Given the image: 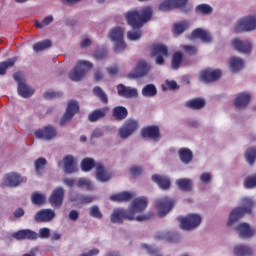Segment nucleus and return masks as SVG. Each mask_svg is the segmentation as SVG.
<instances>
[{
    "instance_id": "f257e3e1",
    "label": "nucleus",
    "mask_w": 256,
    "mask_h": 256,
    "mask_svg": "<svg viewBox=\"0 0 256 256\" xmlns=\"http://www.w3.org/2000/svg\"><path fill=\"white\" fill-rule=\"evenodd\" d=\"M125 17L132 29H141L153 17V8L146 6L140 11H129Z\"/></svg>"
},
{
    "instance_id": "f03ea898",
    "label": "nucleus",
    "mask_w": 256,
    "mask_h": 256,
    "mask_svg": "<svg viewBox=\"0 0 256 256\" xmlns=\"http://www.w3.org/2000/svg\"><path fill=\"white\" fill-rule=\"evenodd\" d=\"M240 205H242V207L234 208L230 212L227 227H233V225H235V223H237V221L244 215L251 213V211H253V207L255 206V201L251 197H244L240 200Z\"/></svg>"
},
{
    "instance_id": "7ed1b4c3",
    "label": "nucleus",
    "mask_w": 256,
    "mask_h": 256,
    "mask_svg": "<svg viewBox=\"0 0 256 256\" xmlns=\"http://www.w3.org/2000/svg\"><path fill=\"white\" fill-rule=\"evenodd\" d=\"M234 33H253L256 31V13H250L240 17L233 24Z\"/></svg>"
},
{
    "instance_id": "20e7f679",
    "label": "nucleus",
    "mask_w": 256,
    "mask_h": 256,
    "mask_svg": "<svg viewBox=\"0 0 256 256\" xmlns=\"http://www.w3.org/2000/svg\"><path fill=\"white\" fill-rule=\"evenodd\" d=\"M125 31L121 27H114L108 33V38L114 44L115 53H122L127 48L124 39Z\"/></svg>"
},
{
    "instance_id": "39448f33",
    "label": "nucleus",
    "mask_w": 256,
    "mask_h": 256,
    "mask_svg": "<svg viewBox=\"0 0 256 256\" xmlns=\"http://www.w3.org/2000/svg\"><path fill=\"white\" fill-rule=\"evenodd\" d=\"M93 67V64L89 61L80 60L76 63L74 69L69 72V78L71 81H81L89 72V69Z\"/></svg>"
},
{
    "instance_id": "423d86ee",
    "label": "nucleus",
    "mask_w": 256,
    "mask_h": 256,
    "mask_svg": "<svg viewBox=\"0 0 256 256\" xmlns=\"http://www.w3.org/2000/svg\"><path fill=\"white\" fill-rule=\"evenodd\" d=\"M178 221L181 229L184 231H191L197 229V227L201 225L202 218L199 214H188L185 217H179Z\"/></svg>"
},
{
    "instance_id": "0eeeda50",
    "label": "nucleus",
    "mask_w": 256,
    "mask_h": 256,
    "mask_svg": "<svg viewBox=\"0 0 256 256\" xmlns=\"http://www.w3.org/2000/svg\"><path fill=\"white\" fill-rule=\"evenodd\" d=\"M139 129V122L137 120L128 119L118 130L120 139H129L133 133Z\"/></svg>"
},
{
    "instance_id": "6e6552de",
    "label": "nucleus",
    "mask_w": 256,
    "mask_h": 256,
    "mask_svg": "<svg viewBox=\"0 0 256 256\" xmlns=\"http://www.w3.org/2000/svg\"><path fill=\"white\" fill-rule=\"evenodd\" d=\"M76 113H79V103L75 100H71L68 102L66 111L59 120L61 127H63V125H67V123L75 117Z\"/></svg>"
},
{
    "instance_id": "1a4fd4ad",
    "label": "nucleus",
    "mask_w": 256,
    "mask_h": 256,
    "mask_svg": "<svg viewBox=\"0 0 256 256\" xmlns=\"http://www.w3.org/2000/svg\"><path fill=\"white\" fill-rule=\"evenodd\" d=\"M14 79L18 83V94L20 95V97H23L24 99H29V97L33 96L35 90L25 83V80H23L21 74L15 73Z\"/></svg>"
},
{
    "instance_id": "9d476101",
    "label": "nucleus",
    "mask_w": 256,
    "mask_h": 256,
    "mask_svg": "<svg viewBox=\"0 0 256 256\" xmlns=\"http://www.w3.org/2000/svg\"><path fill=\"white\" fill-rule=\"evenodd\" d=\"M231 45L235 51H238V53H242L243 55H251V51H253V43L249 40L234 38Z\"/></svg>"
},
{
    "instance_id": "9b49d317",
    "label": "nucleus",
    "mask_w": 256,
    "mask_h": 256,
    "mask_svg": "<svg viewBox=\"0 0 256 256\" xmlns=\"http://www.w3.org/2000/svg\"><path fill=\"white\" fill-rule=\"evenodd\" d=\"M35 137L43 141H53L57 137V128L53 125L45 126L35 132Z\"/></svg>"
},
{
    "instance_id": "f8f14e48",
    "label": "nucleus",
    "mask_w": 256,
    "mask_h": 256,
    "mask_svg": "<svg viewBox=\"0 0 256 256\" xmlns=\"http://www.w3.org/2000/svg\"><path fill=\"white\" fill-rule=\"evenodd\" d=\"M149 71H151V65L145 60H141L136 68L128 74V77H130V79H141V77H145Z\"/></svg>"
},
{
    "instance_id": "ddd939ff",
    "label": "nucleus",
    "mask_w": 256,
    "mask_h": 256,
    "mask_svg": "<svg viewBox=\"0 0 256 256\" xmlns=\"http://www.w3.org/2000/svg\"><path fill=\"white\" fill-rule=\"evenodd\" d=\"M173 205H175V201L168 197L156 200V207L158 209L159 216L165 217V215L173 209Z\"/></svg>"
},
{
    "instance_id": "4468645a",
    "label": "nucleus",
    "mask_w": 256,
    "mask_h": 256,
    "mask_svg": "<svg viewBox=\"0 0 256 256\" xmlns=\"http://www.w3.org/2000/svg\"><path fill=\"white\" fill-rule=\"evenodd\" d=\"M125 219H128V221H133V214L129 213V210H125L123 208H116L113 210L110 221L111 223H118L121 224Z\"/></svg>"
},
{
    "instance_id": "2eb2a0df",
    "label": "nucleus",
    "mask_w": 256,
    "mask_h": 256,
    "mask_svg": "<svg viewBox=\"0 0 256 256\" xmlns=\"http://www.w3.org/2000/svg\"><path fill=\"white\" fill-rule=\"evenodd\" d=\"M63 199H65V189L57 187L52 191V194L49 197V203L54 209H59V207L63 205Z\"/></svg>"
},
{
    "instance_id": "dca6fc26",
    "label": "nucleus",
    "mask_w": 256,
    "mask_h": 256,
    "mask_svg": "<svg viewBox=\"0 0 256 256\" xmlns=\"http://www.w3.org/2000/svg\"><path fill=\"white\" fill-rule=\"evenodd\" d=\"M58 166L64 169L65 173H77V160L73 155L65 156Z\"/></svg>"
},
{
    "instance_id": "f3484780",
    "label": "nucleus",
    "mask_w": 256,
    "mask_h": 256,
    "mask_svg": "<svg viewBox=\"0 0 256 256\" xmlns=\"http://www.w3.org/2000/svg\"><path fill=\"white\" fill-rule=\"evenodd\" d=\"M147 209V198H136L131 203V206L128 209V213L132 215V220L135 219L137 213H142Z\"/></svg>"
},
{
    "instance_id": "a211bd4d",
    "label": "nucleus",
    "mask_w": 256,
    "mask_h": 256,
    "mask_svg": "<svg viewBox=\"0 0 256 256\" xmlns=\"http://www.w3.org/2000/svg\"><path fill=\"white\" fill-rule=\"evenodd\" d=\"M169 50L163 44H157L153 47L152 56L156 57V65H163L165 57H167Z\"/></svg>"
},
{
    "instance_id": "6ab92c4d",
    "label": "nucleus",
    "mask_w": 256,
    "mask_h": 256,
    "mask_svg": "<svg viewBox=\"0 0 256 256\" xmlns=\"http://www.w3.org/2000/svg\"><path fill=\"white\" fill-rule=\"evenodd\" d=\"M221 70L219 69H206L200 72V81L204 83H211L212 81H217L221 78Z\"/></svg>"
},
{
    "instance_id": "aec40b11",
    "label": "nucleus",
    "mask_w": 256,
    "mask_h": 256,
    "mask_svg": "<svg viewBox=\"0 0 256 256\" xmlns=\"http://www.w3.org/2000/svg\"><path fill=\"white\" fill-rule=\"evenodd\" d=\"M118 95L124 97V99H136L139 96L137 88L125 86L120 84L117 86Z\"/></svg>"
},
{
    "instance_id": "412c9836",
    "label": "nucleus",
    "mask_w": 256,
    "mask_h": 256,
    "mask_svg": "<svg viewBox=\"0 0 256 256\" xmlns=\"http://www.w3.org/2000/svg\"><path fill=\"white\" fill-rule=\"evenodd\" d=\"M95 169H96V179L97 181H100V183H107V181L111 179V173L101 163H96Z\"/></svg>"
},
{
    "instance_id": "4be33fe9",
    "label": "nucleus",
    "mask_w": 256,
    "mask_h": 256,
    "mask_svg": "<svg viewBox=\"0 0 256 256\" xmlns=\"http://www.w3.org/2000/svg\"><path fill=\"white\" fill-rule=\"evenodd\" d=\"M55 219V211L51 209H42L35 215V221L49 223Z\"/></svg>"
},
{
    "instance_id": "5701e85b",
    "label": "nucleus",
    "mask_w": 256,
    "mask_h": 256,
    "mask_svg": "<svg viewBox=\"0 0 256 256\" xmlns=\"http://www.w3.org/2000/svg\"><path fill=\"white\" fill-rule=\"evenodd\" d=\"M251 101V94L249 92H242L237 95L234 100V106L236 109H245Z\"/></svg>"
},
{
    "instance_id": "b1692460",
    "label": "nucleus",
    "mask_w": 256,
    "mask_h": 256,
    "mask_svg": "<svg viewBox=\"0 0 256 256\" xmlns=\"http://www.w3.org/2000/svg\"><path fill=\"white\" fill-rule=\"evenodd\" d=\"M191 39H200L202 43H211V41H213V37L211 36V33L201 28H196L191 33Z\"/></svg>"
},
{
    "instance_id": "393cba45",
    "label": "nucleus",
    "mask_w": 256,
    "mask_h": 256,
    "mask_svg": "<svg viewBox=\"0 0 256 256\" xmlns=\"http://www.w3.org/2000/svg\"><path fill=\"white\" fill-rule=\"evenodd\" d=\"M236 231L241 239H249L255 235V230L247 223H241L236 227Z\"/></svg>"
},
{
    "instance_id": "a878e982",
    "label": "nucleus",
    "mask_w": 256,
    "mask_h": 256,
    "mask_svg": "<svg viewBox=\"0 0 256 256\" xmlns=\"http://www.w3.org/2000/svg\"><path fill=\"white\" fill-rule=\"evenodd\" d=\"M23 183V179L17 173L7 174L3 179V185L6 187H18Z\"/></svg>"
},
{
    "instance_id": "bb28decb",
    "label": "nucleus",
    "mask_w": 256,
    "mask_h": 256,
    "mask_svg": "<svg viewBox=\"0 0 256 256\" xmlns=\"http://www.w3.org/2000/svg\"><path fill=\"white\" fill-rule=\"evenodd\" d=\"M178 157L183 165H190V163H193V151L189 148H180L178 150Z\"/></svg>"
},
{
    "instance_id": "cd10ccee",
    "label": "nucleus",
    "mask_w": 256,
    "mask_h": 256,
    "mask_svg": "<svg viewBox=\"0 0 256 256\" xmlns=\"http://www.w3.org/2000/svg\"><path fill=\"white\" fill-rule=\"evenodd\" d=\"M142 137H148L153 141H159L161 139V134L159 133V127L148 126L142 130Z\"/></svg>"
},
{
    "instance_id": "c85d7f7f",
    "label": "nucleus",
    "mask_w": 256,
    "mask_h": 256,
    "mask_svg": "<svg viewBox=\"0 0 256 256\" xmlns=\"http://www.w3.org/2000/svg\"><path fill=\"white\" fill-rule=\"evenodd\" d=\"M229 67L232 73H238V71L245 67V60L241 57L232 56L229 58Z\"/></svg>"
},
{
    "instance_id": "c756f323",
    "label": "nucleus",
    "mask_w": 256,
    "mask_h": 256,
    "mask_svg": "<svg viewBox=\"0 0 256 256\" xmlns=\"http://www.w3.org/2000/svg\"><path fill=\"white\" fill-rule=\"evenodd\" d=\"M152 181L154 183H157L158 187H160V189H163L164 191H167V189L171 187V180L167 176L154 174L152 176Z\"/></svg>"
},
{
    "instance_id": "7c9ffc66",
    "label": "nucleus",
    "mask_w": 256,
    "mask_h": 256,
    "mask_svg": "<svg viewBox=\"0 0 256 256\" xmlns=\"http://www.w3.org/2000/svg\"><path fill=\"white\" fill-rule=\"evenodd\" d=\"M185 107H187L188 109H192L194 111H199V109H203V107H205V99L196 98V99L188 100L185 103Z\"/></svg>"
},
{
    "instance_id": "2f4dec72",
    "label": "nucleus",
    "mask_w": 256,
    "mask_h": 256,
    "mask_svg": "<svg viewBox=\"0 0 256 256\" xmlns=\"http://www.w3.org/2000/svg\"><path fill=\"white\" fill-rule=\"evenodd\" d=\"M175 183L180 191H191L193 189V180L189 178L177 179Z\"/></svg>"
},
{
    "instance_id": "473e14b6",
    "label": "nucleus",
    "mask_w": 256,
    "mask_h": 256,
    "mask_svg": "<svg viewBox=\"0 0 256 256\" xmlns=\"http://www.w3.org/2000/svg\"><path fill=\"white\" fill-rule=\"evenodd\" d=\"M107 115V108H101L94 110L92 113L89 114L88 119L92 123L95 121H99V119H103Z\"/></svg>"
},
{
    "instance_id": "72a5a7b5",
    "label": "nucleus",
    "mask_w": 256,
    "mask_h": 256,
    "mask_svg": "<svg viewBox=\"0 0 256 256\" xmlns=\"http://www.w3.org/2000/svg\"><path fill=\"white\" fill-rule=\"evenodd\" d=\"M111 201H118V202H123V201H131L133 199V193L131 192H121L115 195L110 196Z\"/></svg>"
},
{
    "instance_id": "f704fd0d",
    "label": "nucleus",
    "mask_w": 256,
    "mask_h": 256,
    "mask_svg": "<svg viewBox=\"0 0 256 256\" xmlns=\"http://www.w3.org/2000/svg\"><path fill=\"white\" fill-rule=\"evenodd\" d=\"M142 96L147 98H153L157 96V87L153 84H147L142 89Z\"/></svg>"
},
{
    "instance_id": "c9c22d12",
    "label": "nucleus",
    "mask_w": 256,
    "mask_h": 256,
    "mask_svg": "<svg viewBox=\"0 0 256 256\" xmlns=\"http://www.w3.org/2000/svg\"><path fill=\"white\" fill-rule=\"evenodd\" d=\"M253 253V249L249 246L245 245H237L234 247V255L236 256H246L251 255Z\"/></svg>"
},
{
    "instance_id": "e433bc0d",
    "label": "nucleus",
    "mask_w": 256,
    "mask_h": 256,
    "mask_svg": "<svg viewBox=\"0 0 256 256\" xmlns=\"http://www.w3.org/2000/svg\"><path fill=\"white\" fill-rule=\"evenodd\" d=\"M128 113L129 112L127 111V108L123 106H117L113 109V115L115 119H118L120 121H123V119L127 117Z\"/></svg>"
},
{
    "instance_id": "4c0bfd02",
    "label": "nucleus",
    "mask_w": 256,
    "mask_h": 256,
    "mask_svg": "<svg viewBox=\"0 0 256 256\" xmlns=\"http://www.w3.org/2000/svg\"><path fill=\"white\" fill-rule=\"evenodd\" d=\"M17 61V58H9L8 60L0 63V75H5L7 73V69L9 67H13L15 65V62Z\"/></svg>"
},
{
    "instance_id": "58836bf2",
    "label": "nucleus",
    "mask_w": 256,
    "mask_h": 256,
    "mask_svg": "<svg viewBox=\"0 0 256 256\" xmlns=\"http://www.w3.org/2000/svg\"><path fill=\"white\" fill-rule=\"evenodd\" d=\"M198 15H211L213 13V7L209 4H200L195 9Z\"/></svg>"
},
{
    "instance_id": "ea45409f",
    "label": "nucleus",
    "mask_w": 256,
    "mask_h": 256,
    "mask_svg": "<svg viewBox=\"0 0 256 256\" xmlns=\"http://www.w3.org/2000/svg\"><path fill=\"white\" fill-rule=\"evenodd\" d=\"M95 165H97V163H95V160H93L92 158H85L81 162V169L82 171L87 173L92 170Z\"/></svg>"
},
{
    "instance_id": "a19ab883",
    "label": "nucleus",
    "mask_w": 256,
    "mask_h": 256,
    "mask_svg": "<svg viewBox=\"0 0 256 256\" xmlns=\"http://www.w3.org/2000/svg\"><path fill=\"white\" fill-rule=\"evenodd\" d=\"M49 47H51V41L43 40L33 45V51H35V53H40V51H45V49H49Z\"/></svg>"
},
{
    "instance_id": "79ce46f5",
    "label": "nucleus",
    "mask_w": 256,
    "mask_h": 256,
    "mask_svg": "<svg viewBox=\"0 0 256 256\" xmlns=\"http://www.w3.org/2000/svg\"><path fill=\"white\" fill-rule=\"evenodd\" d=\"M183 62V54L181 52H175L172 56L171 66L172 69H179L181 63Z\"/></svg>"
},
{
    "instance_id": "37998d69",
    "label": "nucleus",
    "mask_w": 256,
    "mask_h": 256,
    "mask_svg": "<svg viewBox=\"0 0 256 256\" xmlns=\"http://www.w3.org/2000/svg\"><path fill=\"white\" fill-rule=\"evenodd\" d=\"M50 23H53V15L46 16L41 22L38 20L34 21V25L37 29H43V27H47Z\"/></svg>"
},
{
    "instance_id": "c03bdc74",
    "label": "nucleus",
    "mask_w": 256,
    "mask_h": 256,
    "mask_svg": "<svg viewBox=\"0 0 256 256\" xmlns=\"http://www.w3.org/2000/svg\"><path fill=\"white\" fill-rule=\"evenodd\" d=\"M93 93L101 100L102 103H108L109 99L107 98V94L103 91L101 87L96 86L93 89Z\"/></svg>"
},
{
    "instance_id": "a18cd8bd",
    "label": "nucleus",
    "mask_w": 256,
    "mask_h": 256,
    "mask_svg": "<svg viewBox=\"0 0 256 256\" xmlns=\"http://www.w3.org/2000/svg\"><path fill=\"white\" fill-rule=\"evenodd\" d=\"M245 159L249 165H253L256 159V148H249L245 153Z\"/></svg>"
},
{
    "instance_id": "49530a36",
    "label": "nucleus",
    "mask_w": 256,
    "mask_h": 256,
    "mask_svg": "<svg viewBox=\"0 0 256 256\" xmlns=\"http://www.w3.org/2000/svg\"><path fill=\"white\" fill-rule=\"evenodd\" d=\"M77 187H85L87 189V191H93V189H94L93 183L91 182V180L86 179V178H80L77 181Z\"/></svg>"
},
{
    "instance_id": "de8ad7c7",
    "label": "nucleus",
    "mask_w": 256,
    "mask_h": 256,
    "mask_svg": "<svg viewBox=\"0 0 256 256\" xmlns=\"http://www.w3.org/2000/svg\"><path fill=\"white\" fill-rule=\"evenodd\" d=\"M213 180V174L211 172H202L199 176V181L202 185H209Z\"/></svg>"
},
{
    "instance_id": "09e8293b",
    "label": "nucleus",
    "mask_w": 256,
    "mask_h": 256,
    "mask_svg": "<svg viewBox=\"0 0 256 256\" xmlns=\"http://www.w3.org/2000/svg\"><path fill=\"white\" fill-rule=\"evenodd\" d=\"M31 201L34 205H43L45 203V195L41 193H33L31 195Z\"/></svg>"
},
{
    "instance_id": "8fccbe9b",
    "label": "nucleus",
    "mask_w": 256,
    "mask_h": 256,
    "mask_svg": "<svg viewBox=\"0 0 256 256\" xmlns=\"http://www.w3.org/2000/svg\"><path fill=\"white\" fill-rule=\"evenodd\" d=\"M141 30H131L127 32V39L129 41H139L141 39Z\"/></svg>"
},
{
    "instance_id": "3c124183",
    "label": "nucleus",
    "mask_w": 256,
    "mask_h": 256,
    "mask_svg": "<svg viewBox=\"0 0 256 256\" xmlns=\"http://www.w3.org/2000/svg\"><path fill=\"white\" fill-rule=\"evenodd\" d=\"M171 9H175L173 0H164L159 5V11H171Z\"/></svg>"
},
{
    "instance_id": "603ef678",
    "label": "nucleus",
    "mask_w": 256,
    "mask_h": 256,
    "mask_svg": "<svg viewBox=\"0 0 256 256\" xmlns=\"http://www.w3.org/2000/svg\"><path fill=\"white\" fill-rule=\"evenodd\" d=\"M141 249H145L150 256H162L161 253H159V250L153 246L142 244Z\"/></svg>"
},
{
    "instance_id": "864d4df0",
    "label": "nucleus",
    "mask_w": 256,
    "mask_h": 256,
    "mask_svg": "<svg viewBox=\"0 0 256 256\" xmlns=\"http://www.w3.org/2000/svg\"><path fill=\"white\" fill-rule=\"evenodd\" d=\"M61 97H63L61 91H47L44 93V99H59Z\"/></svg>"
},
{
    "instance_id": "5fc2aeb1",
    "label": "nucleus",
    "mask_w": 256,
    "mask_h": 256,
    "mask_svg": "<svg viewBox=\"0 0 256 256\" xmlns=\"http://www.w3.org/2000/svg\"><path fill=\"white\" fill-rule=\"evenodd\" d=\"M187 27H189V23L179 22V23L174 25V32L177 35H181V33H183L185 31V29H187Z\"/></svg>"
},
{
    "instance_id": "6e6d98bb",
    "label": "nucleus",
    "mask_w": 256,
    "mask_h": 256,
    "mask_svg": "<svg viewBox=\"0 0 256 256\" xmlns=\"http://www.w3.org/2000/svg\"><path fill=\"white\" fill-rule=\"evenodd\" d=\"M23 235H24V239H30V240L39 239V234H37V232L30 229H24Z\"/></svg>"
},
{
    "instance_id": "4d7b16f0",
    "label": "nucleus",
    "mask_w": 256,
    "mask_h": 256,
    "mask_svg": "<svg viewBox=\"0 0 256 256\" xmlns=\"http://www.w3.org/2000/svg\"><path fill=\"white\" fill-rule=\"evenodd\" d=\"M45 165H47V160L45 158H39L35 161V171L36 173H40L42 169H45Z\"/></svg>"
},
{
    "instance_id": "13d9d810",
    "label": "nucleus",
    "mask_w": 256,
    "mask_h": 256,
    "mask_svg": "<svg viewBox=\"0 0 256 256\" xmlns=\"http://www.w3.org/2000/svg\"><path fill=\"white\" fill-rule=\"evenodd\" d=\"M244 187H246V189H253V187H256V175L247 177L244 181Z\"/></svg>"
},
{
    "instance_id": "bf43d9fd",
    "label": "nucleus",
    "mask_w": 256,
    "mask_h": 256,
    "mask_svg": "<svg viewBox=\"0 0 256 256\" xmlns=\"http://www.w3.org/2000/svg\"><path fill=\"white\" fill-rule=\"evenodd\" d=\"M165 86H162L163 91H167V89L170 90H175V89H179V86L177 85V82H175V80H166L165 81Z\"/></svg>"
},
{
    "instance_id": "052dcab7",
    "label": "nucleus",
    "mask_w": 256,
    "mask_h": 256,
    "mask_svg": "<svg viewBox=\"0 0 256 256\" xmlns=\"http://www.w3.org/2000/svg\"><path fill=\"white\" fill-rule=\"evenodd\" d=\"M90 215L95 219H101V217H103V214H101V210H99L98 206H92L90 208Z\"/></svg>"
},
{
    "instance_id": "680f3d73",
    "label": "nucleus",
    "mask_w": 256,
    "mask_h": 256,
    "mask_svg": "<svg viewBox=\"0 0 256 256\" xmlns=\"http://www.w3.org/2000/svg\"><path fill=\"white\" fill-rule=\"evenodd\" d=\"M181 49H183L188 55H197V48L195 46L182 45Z\"/></svg>"
},
{
    "instance_id": "e2e57ef3",
    "label": "nucleus",
    "mask_w": 256,
    "mask_h": 256,
    "mask_svg": "<svg viewBox=\"0 0 256 256\" xmlns=\"http://www.w3.org/2000/svg\"><path fill=\"white\" fill-rule=\"evenodd\" d=\"M51 235V230L49 228H41L38 232V237L40 239H49Z\"/></svg>"
},
{
    "instance_id": "0e129e2a",
    "label": "nucleus",
    "mask_w": 256,
    "mask_h": 256,
    "mask_svg": "<svg viewBox=\"0 0 256 256\" xmlns=\"http://www.w3.org/2000/svg\"><path fill=\"white\" fill-rule=\"evenodd\" d=\"M156 239H167L168 241H173L171 232H158L155 236Z\"/></svg>"
},
{
    "instance_id": "69168bd1",
    "label": "nucleus",
    "mask_w": 256,
    "mask_h": 256,
    "mask_svg": "<svg viewBox=\"0 0 256 256\" xmlns=\"http://www.w3.org/2000/svg\"><path fill=\"white\" fill-rule=\"evenodd\" d=\"M107 55H108V52L106 49L96 50V52L94 53L95 59H98V60L105 59Z\"/></svg>"
},
{
    "instance_id": "338daca9",
    "label": "nucleus",
    "mask_w": 256,
    "mask_h": 256,
    "mask_svg": "<svg viewBox=\"0 0 256 256\" xmlns=\"http://www.w3.org/2000/svg\"><path fill=\"white\" fill-rule=\"evenodd\" d=\"M130 173L136 177V175H141V173H143V168H141V166H134L130 169Z\"/></svg>"
},
{
    "instance_id": "774afa93",
    "label": "nucleus",
    "mask_w": 256,
    "mask_h": 256,
    "mask_svg": "<svg viewBox=\"0 0 256 256\" xmlns=\"http://www.w3.org/2000/svg\"><path fill=\"white\" fill-rule=\"evenodd\" d=\"M172 3L174 5V9H176L179 7H185L187 0H172Z\"/></svg>"
}]
</instances>
